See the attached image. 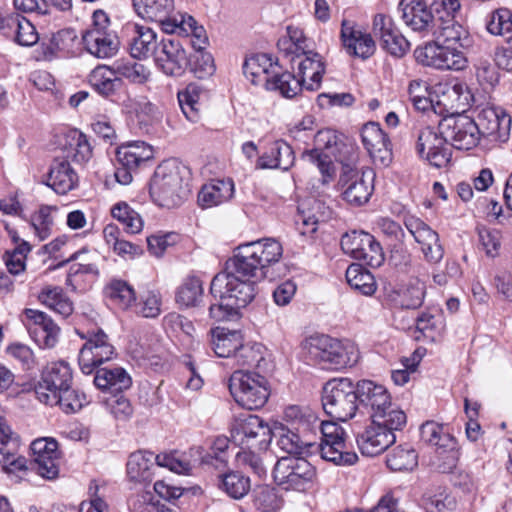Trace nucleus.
Masks as SVG:
<instances>
[{"mask_svg":"<svg viewBox=\"0 0 512 512\" xmlns=\"http://www.w3.org/2000/svg\"><path fill=\"white\" fill-rule=\"evenodd\" d=\"M153 156V148L143 141L130 142L121 145L116 150L118 165L134 170H137L148 161L152 160Z\"/></svg>","mask_w":512,"mask_h":512,"instance_id":"f704fd0d","label":"nucleus"},{"mask_svg":"<svg viewBox=\"0 0 512 512\" xmlns=\"http://www.w3.org/2000/svg\"><path fill=\"white\" fill-rule=\"evenodd\" d=\"M426 295V285L424 282L416 279L409 283L405 289L394 300L395 306L401 309H418L422 306Z\"/></svg>","mask_w":512,"mask_h":512,"instance_id":"de8ad7c7","label":"nucleus"},{"mask_svg":"<svg viewBox=\"0 0 512 512\" xmlns=\"http://www.w3.org/2000/svg\"><path fill=\"white\" fill-rule=\"evenodd\" d=\"M414 56L419 64L438 70L460 71L465 69L468 64L464 51L436 41L416 48Z\"/></svg>","mask_w":512,"mask_h":512,"instance_id":"f8f14e48","label":"nucleus"},{"mask_svg":"<svg viewBox=\"0 0 512 512\" xmlns=\"http://www.w3.org/2000/svg\"><path fill=\"white\" fill-rule=\"evenodd\" d=\"M358 408L360 413L368 414L370 419L388 417L393 409L391 396L388 390L381 384L371 380L357 382Z\"/></svg>","mask_w":512,"mask_h":512,"instance_id":"2eb2a0df","label":"nucleus"},{"mask_svg":"<svg viewBox=\"0 0 512 512\" xmlns=\"http://www.w3.org/2000/svg\"><path fill=\"white\" fill-rule=\"evenodd\" d=\"M149 191L158 206L168 209L180 206L190 193L183 184L179 168L169 162L158 165L150 181Z\"/></svg>","mask_w":512,"mask_h":512,"instance_id":"423d86ee","label":"nucleus"},{"mask_svg":"<svg viewBox=\"0 0 512 512\" xmlns=\"http://www.w3.org/2000/svg\"><path fill=\"white\" fill-rule=\"evenodd\" d=\"M234 360L239 366L255 367L259 370H262L266 365L264 347L260 343H241L240 348L234 357Z\"/></svg>","mask_w":512,"mask_h":512,"instance_id":"09e8293b","label":"nucleus"},{"mask_svg":"<svg viewBox=\"0 0 512 512\" xmlns=\"http://www.w3.org/2000/svg\"><path fill=\"white\" fill-rule=\"evenodd\" d=\"M271 153L273 160L263 165L269 166L270 169L279 168L284 171L288 170L294 163L295 156L292 147L283 140H277L271 144Z\"/></svg>","mask_w":512,"mask_h":512,"instance_id":"6e6d98bb","label":"nucleus"},{"mask_svg":"<svg viewBox=\"0 0 512 512\" xmlns=\"http://www.w3.org/2000/svg\"><path fill=\"white\" fill-rule=\"evenodd\" d=\"M136 13L143 19L160 23L164 32H173L175 18L174 0H132Z\"/></svg>","mask_w":512,"mask_h":512,"instance_id":"b1692460","label":"nucleus"},{"mask_svg":"<svg viewBox=\"0 0 512 512\" xmlns=\"http://www.w3.org/2000/svg\"><path fill=\"white\" fill-rule=\"evenodd\" d=\"M282 254V245L274 238L239 245L211 281L210 293L218 302L210 304L209 317L217 322L236 318L254 299L256 282L275 278L273 269Z\"/></svg>","mask_w":512,"mask_h":512,"instance_id":"f257e3e1","label":"nucleus"},{"mask_svg":"<svg viewBox=\"0 0 512 512\" xmlns=\"http://www.w3.org/2000/svg\"><path fill=\"white\" fill-rule=\"evenodd\" d=\"M72 380V370L66 362L58 361L48 364L35 386L37 399L41 403L48 400L54 401L56 394L72 385Z\"/></svg>","mask_w":512,"mask_h":512,"instance_id":"a211bd4d","label":"nucleus"},{"mask_svg":"<svg viewBox=\"0 0 512 512\" xmlns=\"http://www.w3.org/2000/svg\"><path fill=\"white\" fill-rule=\"evenodd\" d=\"M88 83L97 94L107 99L115 97L123 86L114 67L107 65L96 66L88 75Z\"/></svg>","mask_w":512,"mask_h":512,"instance_id":"72a5a7b5","label":"nucleus"},{"mask_svg":"<svg viewBox=\"0 0 512 512\" xmlns=\"http://www.w3.org/2000/svg\"><path fill=\"white\" fill-rule=\"evenodd\" d=\"M30 251L27 242H22L13 251L5 253V264L10 275L17 276L25 269V258Z\"/></svg>","mask_w":512,"mask_h":512,"instance_id":"0e129e2a","label":"nucleus"},{"mask_svg":"<svg viewBox=\"0 0 512 512\" xmlns=\"http://www.w3.org/2000/svg\"><path fill=\"white\" fill-rule=\"evenodd\" d=\"M234 193L231 180H213L202 186L198 193V204L202 208L218 206L230 200Z\"/></svg>","mask_w":512,"mask_h":512,"instance_id":"c9c22d12","label":"nucleus"},{"mask_svg":"<svg viewBox=\"0 0 512 512\" xmlns=\"http://www.w3.org/2000/svg\"><path fill=\"white\" fill-rule=\"evenodd\" d=\"M488 32L496 36H504L512 33V10L499 8L493 11L487 21Z\"/></svg>","mask_w":512,"mask_h":512,"instance_id":"4d7b16f0","label":"nucleus"},{"mask_svg":"<svg viewBox=\"0 0 512 512\" xmlns=\"http://www.w3.org/2000/svg\"><path fill=\"white\" fill-rule=\"evenodd\" d=\"M398 9L404 23L414 32L428 36L434 31L438 15L433 4L428 6L424 0H401Z\"/></svg>","mask_w":512,"mask_h":512,"instance_id":"aec40b11","label":"nucleus"},{"mask_svg":"<svg viewBox=\"0 0 512 512\" xmlns=\"http://www.w3.org/2000/svg\"><path fill=\"white\" fill-rule=\"evenodd\" d=\"M68 157H72L77 163H86L92 156V147L85 134L75 132L70 143Z\"/></svg>","mask_w":512,"mask_h":512,"instance_id":"338daca9","label":"nucleus"},{"mask_svg":"<svg viewBox=\"0 0 512 512\" xmlns=\"http://www.w3.org/2000/svg\"><path fill=\"white\" fill-rule=\"evenodd\" d=\"M94 384L101 390L120 392L130 388L132 380L129 374L121 367H114L112 369L101 368L96 370Z\"/></svg>","mask_w":512,"mask_h":512,"instance_id":"ea45409f","label":"nucleus"},{"mask_svg":"<svg viewBox=\"0 0 512 512\" xmlns=\"http://www.w3.org/2000/svg\"><path fill=\"white\" fill-rule=\"evenodd\" d=\"M386 463L392 471L412 470L417 466V454L413 448L397 446L387 455Z\"/></svg>","mask_w":512,"mask_h":512,"instance_id":"864d4df0","label":"nucleus"},{"mask_svg":"<svg viewBox=\"0 0 512 512\" xmlns=\"http://www.w3.org/2000/svg\"><path fill=\"white\" fill-rule=\"evenodd\" d=\"M253 505L259 512H277L283 506V500L274 488L260 486L253 494Z\"/></svg>","mask_w":512,"mask_h":512,"instance_id":"603ef678","label":"nucleus"},{"mask_svg":"<svg viewBox=\"0 0 512 512\" xmlns=\"http://www.w3.org/2000/svg\"><path fill=\"white\" fill-rule=\"evenodd\" d=\"M475 123L480 130V135L498 142H506L509 139L511 117L500 107H482Z\"/></svg>","mask_w":512,"mask_h":512,"instance_id":"412c9836","label":"nucleus"},{"mask_svg":"<svg viewBox=\"0 0 512 512\" xmlns=\"http://www.w3.org/2000/svg\"><path fill=\"white\" fill-rule=\"evenodd\" d=\"M277 62L273 63L271 56L256 54L246 59L243 73L251 78V82H264L269 90H278L284 97L292 98L299 93V84L290 72L280 73Z\"/></svg>","mask_w":512,"mask_h":512,"instance_id":"20e7f679","label":"nucleus"},{"mask_svg":"<svg viewBox=\"0 0 512 512\" xmlns=\"http://www.w3.org/2000/svg\"><path fill=\"white\" fill-rule=\"evenodd\" d=\"M316 469L304 457H281L273 469L276 484L285 490L304 492L312 487Z\"/></svg>","mask_w":512,"mask_h":512,"instance_id":"1a4fd4ad","label":"nucleus"},{"mask_svg":"<svg viewBox=\"0 0 512 512\" xmlns=\"http://www.w3.org/2000/svg\"><path fill=\"white\" fill-rule=\"evenodd\" d=\"M117 76L128 79L132 83L143 84L150 75L149 70L141 63L137 62H118L113 65Z\"/></svg>","mask_w":512,"mask_h":512,"instance_id":"bf43d9fd","label":"nucleus"},{"mask_svg":"<svg viewBox=\"0 0 512 512\" xmlns=\"http://www.w3.org/2000/svg\"><path fill=\"white\" fill-rule=\"evenodd\" d=\"M5 36L22 46H32L38 41V33L33 24L17 13L7 20Z\"/></svg>","mask_w":512,"mask_h":512,"instance_id":"79ce46f5","label":"nucleus"},{"mask_svg":"<svg viewBox=\"0 0 512 512\" xmlns=\"http://www.w3.org/2000/svg\"><path fill=\"white\" fill-rule=\"evenodd\" d=\"M275 437H278L277 444L281 450L290 456L301 457L300 455L319 451L318 444L302 440L297 433L284 427L275 428Z\"/></svg>","mask_w":512,"mask_h":512,"instance_id":"58836bf2","label":"nucleus"},{"mask_svg":"<svg viewBox=\"0 0 512 512\" xmlns=\"http://www.w3.org/2000/svg\"><path fill=\"white\" fill-rule=\"evenodd\" d=\"M441 133L448 139L449 146L458 150H470L476 147L481 137L475 120L466 115L442 119Z\"/></svg>","mask_w":512,"mask_h":512,"instance_id":"dca6fc26","label":"nucleus"},{"mask_svg":"<svg viewBox=\"0 0 512 512\" xmlns=\"http://www.w3.org/2000/svg\"><path fill=\"white\" fill-rule=\"evenodd\" d=\"M219 488L233 499H241L250 491V479L238 471L219 476Z\"/></svg>","mask_w":512,"mask_h":512,"instance_id":"49530a36","label":"nucleus"},{"mask_svg":"<svg viewBox=\"0 0 512 512\" xmlns=\"http://www.w3.org/2000/svg\"><path fill=\"white\" fill-rule=\"evenodd\" d=\"M416 150L421 158L436 168L449 164L452 150L448 139L441 133V122L438 127L426 126L419 131Z\"/></svg>","mask_w":512,"mask_h":512,"instance_id":"ddd939ff","label":"nucleus"},{"mask_svg":"<svg viewBox=\"0 0 512 512\" xmlns=\"http://www.w3.org/2000/svg\"><path fill=\"white\" fill-rule=\"evenodd\" d=\"M229 390L235 402L247 410L262 408L270 396L267 379L258 372L249 370L233 372L229 380Z\"/></svg>","mask_w":512,"mask_h":512,"instance_id":"6e6552de","label":"nucleus"},{"mask_svg":"<svg viewBox=\"0 0 512 512\" xmlns=\"http://www.w3.org/2000/svg\"><path fill=\"white\" fill-rule=\"evenodd\" d=\"M346 186L343 191V199L351 205L361 206L366 204L374 190V173L368 171H354L345 172L340 179Z\"/></svg>","mask_w":512,"mask_h":512,"instance_id":"5701e85b","label":"nucleus"},{"mask_svg":"<svg viewBox=\"0 0 512 512\" xmlns=\"http://www.w3.org/2000/svg\"><path fill=\"white\" fill-rule=\"evenodd\" d=\"M110 300L121 309H127L136 300L133 287L123 280H112L107 287Z\"/></svg>","mask_w":512,"mask_h":512,"instance_id":"5fc2aeb1","label":"nucleus"},{"mask_svg":"<svg viewBox=\"0 0 512 512\" xmlns=\"http://www.w3.org/2000/svg\"><path fill=\"white\" fill-rule=\"evenodd\" d=\"M18 443L13 446L1 447L0 465L7 473H15L27 469V460L25 457L17 454Z\"/></svg>","mask_w":512,"mask_h":512,"instance_id":"680f3d73","label":"nucleus"},{"mask_svg":"<svg viewBox=\"0 0 512 512\" xmlns=\"http://www.w3.org/2000/svg\"><path fill=\"white\" fill-rule=\"evenodd\" d=\"M210 333V345L215 354L221 358L234 359L242 343L240 332H226L224 328L216 327Z\"/></svg>","mask_w":512,"mask_h":512,"instance_id":"e433bc0d","label":"nucleus"},{"mask_svg":"<svg viewBox=\"0 0 512 512\" xmlns=\"http://www.w3.org/2000/svg\"><path fill=\"white\" fill-rule=\"evenodd\" d=\"M445 106H448L452 113L464 115L472 107L480 108L478 99L469 86L464 82L446 84L441 90Z\"/></svg>","mask_w":512,"mask_h":512,"instance_id":"c756f323","label":"nucleus"},{"mask_svg":"<svg viewBox=\"0 0 512 512\" xmlns=\"http://www.w3.org/2000/svg\"><path fill=\"white\" fill-rule=\"evenodd\" d=\"M231 434L235 443L261 450L267 448L275 431L259 416L248 414L235 420Z\"/></svg>","mask_w":512,"mask_h":512,"instance_id":"4468645a","label":"nucleus"},{"mask_svg":"<svg viewBox=\"0 0 512 512\" xmlns=\"http://www.w3.org/2000/svg\"><path fill=\"white\" fill-rule=\"evenodd\" d=\"M203 448L191 447L187 452L163 453L155 456L156 464L179 474H189L193 468L203 463Z\"/></svg>","mask_w":512,"mask_h":512,"instance_id":"c85d7f7f","label":"nucleus"},{"mask_svg":"<svg viewBox=\"0 0 512 512\" xmlns=\"http://www.w3.org/2000/svg\"><path fill=\"white\" fill-rule=\"evenodd\" d=\"M87 403L86 395L72 389V385L56 394L54 401L44 402L45 405L59 406L67 414L79 411Z\"/></svg>","mask_w":512,"mask_h":512,"instance_id":"8fccbe9b","label":"nucleus"},{"mask_svg":"<svg viewBox=\"0 0 512 512\" xmlns=\"http://www.w3.org/2000/svg\"><path fill=\"white\" fill-rule=\"evenodd\" d=\"M162 297L159 292L148 291L135 304V313L144 318H157L161 312Z\"/></svg>","mask_w":512,"mask_h":512,"instance_id":"052dcab7","label":"nucleus"},{"mask_svg":"<svg viewBox=\"0 0 512 512\" xmlns=\"http://www.w3.org/2000/svg\"><path fill=\"white\" fill-rule=\"evenodd\" d=\"M341 39L349 55L367 59L375 52L376 46L372 36L355 29L347 20L342 22Z\"/></svg>","mask_w":512,"mask_h":512,"instance_id":"cd10ccee","label":"nucleus"},{"mask_svg":"<svg viewBox=\"0 0 512 512\" xmlns=\"http://www.w3.org/2000/svg\"><path fill=\"white\" fill-rule=\"evenodd\" d=\"M23 313L30 321L27 327L35 342L41 347H54L60 329L52 318L42 311L30 308L25 309Z\"/></svg>","mask_w":512,"mask_h":512,"instance_id":"393cba45","label":"nucleus"},{"mask_svg":"<svg viewBox=\"0 0 512 512\" xmlns=\"http://www.w3.org/2000/svg\"><path fill=\"white\" fill-rule=\"evenodd\" d=\"M436 42L464 51L471 45L469 32L455 18H445L438 12V22L431 33Z\"/></svg>","mask_w":512,"mask_h":512,"instance_id":"a878e982","label":"nucleus"},{"mask_svg":"<svg viewBox=\"0 0 512 512\" xmlns=\"http://www.w3.org/2000/svg\"><path fill=\"white\" fill-rule=\"evenodd\" d=\"M82 42L88 53L105 59L116 55L119 41L112 31L87 30L82 35Z\"/></svg>","mask_w":512,"mask_h":512,"instance_id":"2f4dec72","label":"nucleus"},{"mask_svg":"<svg viewBox=\"0 0 512 512\" xmlns=\"http://www.w3.org/2000/svg\"><path fill=\"white\" fill-rule=\"evenodd\" d=\"M157 67L168 76H181L188 66V56L179 39L162 38L154 55Z\"/></svg>","mask_w":512,"mask_h":512,"instance_id":"6ab92c4d","label":"nucleus"},{"mask_svg":"<svg viewBox=\"0 0 512 512\" xmlns=\"http://www.w3.org/2000/svg\"><path fill=\"white\" fill-rule=\"evenodd\" d=\"M38 300L63 318L69 317L74 311L73 302L59 286H45L39 293Z\"/></svg>","mask_w":512,"mask_h":512,"instance_id":"a19ab883","label":"nucleus"},{"mask_svg":"<svg viewBox=\"0 0 512 512\" xmlns=\"http://www.w3.org/2000/svg\"><path fill=\"white\" fill-rule=\"evenodd\" d=\"M155 456L152 452L136 451L130 454L127 461V475L132 481H148L152 477Z\"/></svg>","mask_w":512,"mask_h":512,"instance_id":"37998d69","label":"nucleus"},{"mask_svg":"<svg viewBox=\"0 0 512 512\" xmlns=\"http://www.w3.org/2000/svg\"><path fill=\"white\" fill-rule=\"evenodd\" d=\"M421 438L424 442L437 446L451 453V458L455 460L456 439L448 432L444 431V426L434 421H427L421 425Z\"/></svg>","mask_w":512,"mask_h":512,"instance_id":"4c0bfd02","label":"nucleus"},{"mask_svg":"<svg viewBox=\"0 0 512 512\" xmlns=\"http://www.w3.org/2000/svg\"><path fill=\"white\" fill-rule=\"evenodd\" d=\"M75 331L81 339L85 340L78 355L79 367L84 374L93 373L100 365L113 359L115 347L102 329L87 331L76 329Z\"/></svg>","mask_w":512,"mask_h":512,"instance_id":"9d476101","label":"nucleus"},{"mask_svg":"<svg viewBox=\"0 0 512 512\" xmlns=\"http://www.w3.org/2000/svg\"><path fill=\"white\" fill-rule=\"evenodd\" d=\"M285 416L298 423L297 429L319 430L321 436L317 447L323 459L337 465H353L358 460L355 452L345 450V432L336 422L321 421L312 411L299 406L288 407Z\"/></svg>","mask_w":512,"mask_h":512,"instance_id":"f03ea898","label":"nucleus"},{"mask_svg":"<svg viewBox=\"0 0 512 512\" xmlns=\"http://www.w3.org/2000/svg\"><path fill=\"white\" fill-rule=\"evenodd\" d=\"M370 239V233L364 231H352L345 233L341 238V248L343 252L354 259H358L361 248L367 246V240Z\"/></svg>","mask_w":512,"mask_h":512,"instance_id":"e2e57ef3","label":"nucleus"},{"mask_svg":"<svg viewBox=\"0 0 512 512\" xmlns=\"http://www.w3.org/2000/svg\"><path fill=\"white\" fill-rule=\"evenodd\" d=\"M175 30L173 32H167L168 34H185L190 36V43L195 50L201 51L207 44V35L203 26H198L196 20L187 14L178 13V17L175 18Z\"/></svg>","mask_w":512,"mask_h":512,"instance_id":"c03bdc74","label":"nucleus"},{"mask_svg":"<svg viewBox=\"0 0 512 512\" xmlns=\"http://www.w3.org/2000/svg\"><path fill=\"white\" fill-rule=\"evenodd\" d=\"M361 140L375 163L388 166L392 160V144L377 122H368L361 128Z\"/></svg>","mask_w":512,"mask_h":512,"instance_id":"4be33fe9","label":"nucleus"},{"mask_svg":"<svg viewBox=\"0 0 512 512\" xmlns=\"http://www.w3.org/2000/svg\"><path fill=\"white\" fill-rule=\"evenodd\" d=\"M407 416L401 409H393L388 417L371 419V424L357 437L358 446L367 456H376L396 441L395 432L401 431Z\"/></svg>","mask_w":512,"mask_h":512,"instance_id":"39448f33","label":"nucleus"},{"mask_svg":"<svg viewBox=\"0 0 512 512\" xmlns=\"http://www.w3.org/2000/svg\"><path fill=\"white\" fill-rule=\"evenodd\" d=\"M203 294L202 282L197 277H190L178 288L177 303L184 306H195Z\"/></svg>","mask_w":512,"mask_h":512,"instance_id":"13d9d810","label":"nucleus"},{"mask_svg":"<svg viewBox=\"0 0 512 512\" xmlns=\"http://www.w3.org/2000/svg\"><path fill=\"white\" fill-rule=\"evenodd\" d=\"M357 394V382L350 378L330 379L322 391L323 409L332 418L345 422L359 411Z\"/></svg>","mask_w":512,"mask_h":512,"instance_id":"0eeeda50","label":"nucleus"},{"mask_svg":"<svg viewBox=\"0 0 512 512\" xmlns=\"http://www.w3.org/2000/svg\"><path fill=\"white\" fill-rule=\"evenodd\" d=\"M111 214L113 218L123 225L127 233L136 234L143 228V220L140 214L125 202L114 205L111 209Z\"/></svg>","mask_w":512,"mask_h":512,"instance_id":"3c124183","label":"nucleus"},{"mask_svg":"<svg viewBox=\"0 0 512 512\" xmlns=\"http://www.w3.org/2000/svg\"><path fill=\"white\" fill-rule=\"evenodd\" d=\"M403 224L415 242L420 245L425 260L433 264L439 263L444 256V249L440 244L438 233L412 214L404 215Z\"/></svg>","mask_w":512,"mask_h":512,"instance_id":"f3484780","label":"nucleus"},{"mask_svg":"<svg viewBox=\"0 0 512 512\" xmlns=\"http://www.w3.org/2000/svg\"><path fill=\"white\" fill-rule=\"evenodd\" d=\"M130 34V54L135 59L147 58L155 55L159 46L157 34L149 27L138 24H131L127 27Z\"/></svg>","mask_w":512,"mask_h":512,"instance_id":"473e14b6","label":"nucleus"},{"mask_svg":"<svg viewBox=\"0 0 512 512\" xmlns=\"http://www.w3.org/2000/svg\"><path fill=\"white\" fill-rule=\"evenodd\" d=\"M346 280L351 288L363 295L370 296L376 291L374 276L359 264H351L347 268Z\"/></svg>","mask_w":512,"mask_h":512,"instance_id":"a18cd8bd","label":"nucleus"},{"mask_svg":"<svg viewBox=\"0 0 512 512\" xmlns=\"http://www.w3.org/2000/svg\"><path fill=\"white\" fill-rule=\"evenodd\" d=\"M367 246H363L361 253L358 254V259L363 261L366 265L373 268L379 267L384 262V252L380 243L370 234V239L367 240Z\"/></svg>","mask_w":512,"mask_h":512,"instance_id":"774afa93","label":"nucleus"},{"mask_svg":"<svg viewBox=\"0 0 512 512\" xmlns=\"http://www.w3.org/2000/svg\"><path fill=\"white\" fill-rule=\"evenodd\" d=\"M302 348L309 359L323 369L339 370L352 367L359 360V351L353 342L341 341L325 334L305 338Z\"/></svg>","mask_w":512,"mask_h":512,"instance_id":"7ed1b4c3","label":"nucleus"},{"mask_svg":"<svg viewBox=\"0 0 512 512\" xmlns=\"http://www.w3.org/2000/svg\"><path fill=\"white\" fill-rule=\"evenodd\" d=\"M78 175L66 159L53 160L45 184L57 194H67L78 185Z\"/></svg>","mask_w":512,"mask_h":512,"instance_id":"7c9ffc66","label":"nucleus"},{"mask_svg":"<svg viewBox=\"0 0 512 512\" xmlns=\"http://www.w3.org/2000/svg\"><path fill=\"white\" fill-rule=\"evenodd\" d=\"M295 64H297L298 72L297 75H292L299 84V92L303 87L309 91L317 90L325 73L322 57L312 49L310 53H305Z\"/></svg>","mask_w":512,"mask_h":512,"instance_id":"bb28decb","label":"nucleus"},{"mask_svg":"<svg viewBox=\"0 0 512 512\" xmlns=\"http://www.w3.org/2000/svg\"><path fill=\"white\" fill-rule=\"evenodd\" d=\"M479 242L488 257L499 255L501 247V232L497 229L482 227L478 229Z\"/></svg>","mask_w":512,"mask_h":512,"instance_id":"69168bd1","label":"nucleus"},{"mask_svg":"<svg viewBox=\"0 0 512 512\" xmlns=\"http://www.w3.org/2000/svg\"><path fill=\"white\" fill-rule=\"evenodd\" d=\"M302 157L318 167L323 176V183L332 179L335 173L333 161L344 160L338 137L331 129L318 131L314 137V148L304 151Z\"/></svg>","mask_w":512,"mask_h":512,"instance_id":"9b49d317","label":"nucleus"}]
</instances>
